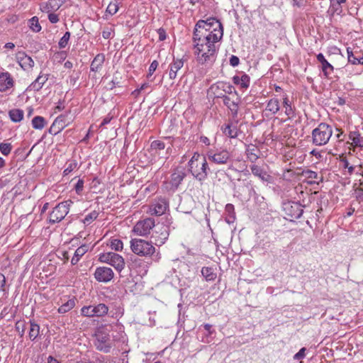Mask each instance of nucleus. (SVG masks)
<instances>
[{"instance_id":"nucleus-27","label":"nucleus","mask_w":363,"mask_h":363,"mask_svg":"<svg viewBox=\"0 0 363 363\" xmlns=\"http://www.w3.org/2000/svg\"><path fill=\"white\" fill-rule=\"evenodd\" d=\"M259 152V149L252 144L249 145L246 149L247 157L251 162H255L258 160Z\"/></svg>"},{"instance_id":"nucleus-47","label":"nucleus","mask_w":363,"mask_h":363,"mask_svg":"<svg viewBox=\"0 0 363 363\" xmlns=\"http://www.w3.org/2000/svg\"><path fill=\"white\" fill-rule=\"evenodd\" d=\"M12 145L11 143H0V152L2 155L7 156L11 153Z\"/></svg>"},{"instance_id":"nucleus-36","label":"nucleus","mask_w":363,"mask_h":363,"mask_svg":"<svg viewBox=\"0 0 363 363\" xmlns=\"http://www.w3.org/2000/svg\"><path fill=\"white\" fill-rule=\"evenodd\" d=\"M342 11L340 4H337L334 0H330V5L328 10V13L330 16H333L335 14H340Z\"/></svg>"},{"instance_id":"nucleus-45","label":"nucleus","mask_w":363,"mask_h":363,"mask_svg":"<svg viewBox=\"0 0 363 363\" xmlns=\"http://www.w3.org/2000/svg\"><path fill=\"white\" fill-rule=\"evenodd\" d=\"M150 147L152 150L157 152V150H162L165 148V144L162 140H154L151 143Z\"/></svg>"},{"instance_id":"nucleus-6","label":"nucleus","mask_w":363,"mask_h":363,"mask_svg":"<svg viewBox=\"0 0 363 363\" xmlns=\"http://www.w3.org/2000/svg\"><path fill=\"white\" fill-rule=\"evenodd\" d=\"M72 201L67 200L58 203L49 214V223H60L68 214Z\"/></svg>"},{"instance_id":"nucleus-7","label":"nucleus","mask_w":363,"mask_h":363,"mask_svg":"<svg viewBox=\"0 0 363 363\" xmlns=\"http://www.w3.org/2000/svg\"><path fill=\"white\" fill-rule=\"evenodd\" d=\"M94 345L101 352L108 353L113 347V341L111 337L104 328H99L95 333Z\"/></svg>"},{"instance_id":"nucleus-18","label":"nucleus","mask_w":363,"mask_h":363,"mask_svg":"<svg viewBox=\"0 0 363 363\" xmlns=\"http://www.w3.org/2000/svg\"><path fill=\"white\" fill-rule=\"evenodd\" d=\"M16 58L20 66L24 70H28L34 66V61L33 59L23 52H18L16 55Z\"/></svg>"},{"instance_id":"nucleus-24","label":"nucleus","mask_w":363,"mask_h":363,"mask_svg":"<svg viewBox=\"0 0 363 363\" xmlns=\"http://www.w3.org/2000/svg\"><path fill=\"white\" fill-rule=\"evenodd\" d=\"M184 61L182 59H174L173 62L169 65V76L171 79H174L177 77V72L183 67Z\"/></svg>"},{"instance_id":"nucleus-41","label":"nucleus","mask_w":363,"mask_h":363,"mask_svg":"<svg viewBox=\"0 0 363 363\" xmlns=\"http://www.w3.org/2000/svg\"><path fill=\"white\" fill-rule=\"evenodd\" d=\"M321 69L323 72V75L326 78H328L334 70L333 66L329 63L327 60L321 64Z\"/></svg>"},{"instance_id":"nucleus-10","label":"nucleus","mask_w":363,"mask_h":363,"mask_svg":"<svg viewBox=\"0 0 363 363\" xmlns=\"http://www.w3.org/2000/svg\"><path fill=\"white\" fill-rule=\"evenodd\" d=\"M74 120L71 111H69L63 114L60 115L54 121L53 123L50 127V132H54L56 135L61 132L65 127L69 125Z\"/></svg>"},{"instance_id":"nucleus-35","label":"nucleus","mask_w":363,"mask_h":363,"mask_svg":"<svg viewBox=\"0 0 363 363\" xmlns=\"http://www.w3.org/2000/svg\"><path fill=\"white\" fill-rule=\"evenodd\" d=\"M122 77L119 72H116L113 74L112 80L108 83V89H113L115 87H121L122 85Z\"/></svg>"},{"instance_id":"nucleus-58","label":"nucleus","mask_w":363,"mask_h":363,"mask_svg":"<svg viewBox=\"0 0 363 363\" xmlns=\"http://www.w3.org/2000/svg\"><path fill=\"white\" fill-rule=\"evenodd\" d=\"M306 348L303 347L301 348L295 355L294 356V359H301L305 357L306 354Z\"/></svg>"},{"instance_id":"nucleus-8","label":"nucleus","mask_w":363,"mask_h":363,"mask_svg":"<svg viewBox=\"0 0 363 363\" xmlns=\"http://www.w3.org/2000/svg\"><path fill=\"white\" fill-rule=\"evenodd\" d=\"M170 232L168 225L157 224L151 235V242L157 246H162L167 240Z\"/></svg>"},{"instance_id":"nucleus-64","label":"nucleus","mask_w":363,"mask_h":363,"mask_svg":"<svg viewBox=\"0 0 363 363\" xmlns=\"http://www.w3.org/2000/svg\"><path fill=\"white\" fill-rule=\"evenodd\" d=\"M48 363H60V362L52 356H49L48 358Z\"/></svg>"},{"instance_id":"nucleus-57","label":"nucleus","mask_w":363,"mask_h":363,"mask_svg":"<svg viewBox=\"0 0 363 363\" xmlns=\"http://www.w3.org/2000/svg\"><path fill=\"white\" fill-rule=\"evenodd\" d=\"M83 188H84V180L79 179L74 186L76 192L78 194H79L83 191Z\"/></svg>"},{"instance_id":"nucleus-5","label":"nucleus","mask_w":363,"mask_h":363,"mask_svg":"<svg viewBox=\"0 0 363 363\" xmlns=\"http://www.w3.org/2000/svg\"><path fill=\"white\" fill-rule=\"evenodd\" d=\"M130 242L132 252L138 256L149 257L155 252V247L151 241L133 238Z\"/></svg>"},{"instance_id":"nucleus-59","label":"nucleus","mask_w":363,"mask_h":363,"mask_svg":"<svg viewBox=\"0 0 363 363\" xmlns=\"http://www.w3.org/2000/svg\"><path fill=\"white\" fill-rule=\"evenodd\" d=\"M342 162L343 163L344 168L347 169L350 174H352L354 172V167L353 166L350 165V163L347 161V160L343 159L342 160Z\"/></svg>"},{"instance_id":"nucleus-22","label":"nucleus","mask_w":363,"mask_h":363,"mask_svg":"<svg viewBox=\"0 0 363 363\" xmlns=\"http://www.w3.org/2000/svg\"><path fill=\"white\" fill-rule=\"evenodd\" d=\"M49 76V74H43L40 72L36 79L30 85V89L35 91H40L48 80Z\"/></svg>"},{"instance_id":"nucleus-14","label":"nucleus","mask_w":363,"mask_h":363,"mask_svg":"<svg viewBox=\"0 0 363 363\" xmlns=\"http://www.w3.org/2000/svg\"><path fill=\"white\" fill-rule=\"evenodd\" d=\"M186 173L182 167H177L174 169L170 176V180L168 184L170 186L169 188L171 191H176L184 179L186 177Z\"/></svg>"},{"instance_id":"nucleus-52","label":"nucleus","mask_w":363,"mask_h":363,"mask_svg":"<svg viewBox=\"0 0 363 363\" xmlns=\"http://www.w3.org/2000/svg\"><path fill=\"white\" fill-rule=\"evenodd\" d=\"M221 86H222L223 90L225 93H227L228 94H231L234 93L235 95H238L237 91H235L233 86H232L230 84H224V83H222Z\"/></svg>"},{"instance_id":"nucleus-32","label":"nucleus","mask_w":363,"mask_h":363,"mask_svg":"<svg viewBox=\"0 0 363 363\" xmlns=\"http://www.w3.org/2000/svg\"><path fill=\"white\" fill-rule=\"evenodd\" d=\"M221 130L225 135L230 138H236L238 136L239 130L235 125L228 124L225 127L222 126Z\"/></svg>"},{"instance_id":"nucleus-39","label":"nucleus","mask_w":363,"mask_h":363,"mask_svg":"<svg viewBox=\"0 0 363 363\" xmlns=\"http://www.w3.org/2000/svg\"><path fill=\"white\" fill-rule=\"evenodd\" d=\"M75 306V300L74 298L69 299L66 303H63L58 308L60 313H65L72 310Z\"/></svg>"},{"instance_id":"nucleus-63","label":"nucleus","mask_w":363,"mask_h":363,"mask_svg":"<svg viewBox=\"0 0 363 363\" xmlns=\"http://www.w3.org/2000/svg\"><path fill=\"white\" fill-rule=\"evenodd\" d=\"M6 284V278L5 276L0 273V289L4 291V286Z\"/></svg>"},{"instance_id":"nucleus-49","label":"nucleus","mask_w":363,"mask_h":363,"mask_svg":"<svg viewBox=\"0 0 363 363\" xmlns=\"http://www.w3.org/2000/svg\"><path fill=\"white\" fill-rule=\"evenodd\" d=\"M118 4L115 2V3H112L111 2L107 8H106V13H108L110 15L113 16L114 15L115 13H117V11H118Z\"/></svg>"},{"instance_id":"nucleus-11","label":"nucleus","mask_w":363,"mask_h":363,"mask_svg":"<svg viewBox=\"0 0 363 363\" xmlns=\"http://www.w3.org/2000/svg\"><path fill=\"white\" fill-rule=\"evenodd\" d=\"M155 226V219L147 218L136 223L133 227V232L139 236H147Z\"/></svg>"},{"instance_id":"nucleus-33","label":"nucleus","mask_w":363,"mask_h":363,"mask_svg":"<svg viewBox=\"0 0 363 363\" xmlns=\"http://www.w3.org/2000/svg\"><path fill=\"white\" fill-rule=\"evenodd\" d=\"M9 116L13 122L18 123L23 120L24 112L21 109L13 108L9 111Z\"/></svg>"},{"instance_id":"nucleus-56","label":"nucleus","mask_w":363,"mask_h":363,"mask_svg":"<svg viewBox=\"0 0 363 363\" xmlns=\"http://www.w3.org/2000/svg\"><path fill=\"white\" fill-rule=\"evenodd\" d=\"M158 62L157 60H154L150 65L149 67V69H148V74H147V77H149L150 76H152V74L155 72V71L157 69V67H158Z\"/></svg>"},{"instance_id":"nucleus-62","label":"nucleus","mask_w":363,"mask_h":363,"mask_svg":"<svg viewBox=\"0 0 363 363\" xmlns=\"http://www.w3.org/2000/svg\"><path fill=\"white\" fill-rule=\"evenodd\" d=\"M355 197L359 201H363V189L357 188L355 190Z\"/></svg>"},{"instance_id":"nucleus-38","label":"nucleus","mask_w":363,"mask_h":363,"mask_svg":"<svg viewBox=\"0 0 363 363\" xmlns=\"http://www.w3.org/2000/svg\"><path fill=\"white\" fill-rule=\"evenodd\" d=\"M201 274L207 281H213L216 278V274L214 273L212 267H203L201 269Z\"/></svg>"},{"instance_id":"nucleus-55","label":"nucleus","mask_w":363,"mask_h":363,"mask_svg":"<svg viewBox=\"0 0 363 363\" xmlns=\"http://www.w3.org/2000/svg\"><path fill=\"white\" fill-rule=\"evenodd\" d=\"M48 13V20L51 23H56L60 21L59 16L55 11L46 12Z\"/></svg>"},{"instance_id":"nucleus-30","label":"nucleus","mask_w":363,"mask_h":363,"mask_svg":"<svg viewBox=\"0 0 363 363\" xmlns=\"http://www.w3.org/2000/svg\"><path fill=\"white\" fill-rule=\"evenodd\" d=\"M92 310L94 313V317L101 318L108 314L109 308L104 303H99L97 305H93Z\"/></svg>"},{"instance_id":"nucleus-1","label":"nucleus","mask_w":363,"mask_h":363,"mask_svg":"<svg viewBox=\"0 0 363 363\" xmlns=\"http://www.w3.org/2000/svg\"><path fill=\"white\" fill-rule=\"evenodd\" d=\"M223 35L222 23L216 18L199 20L195 25L193 37L220 41Z\"/></svg>"},{"instance_id":"nucleus-26","label":"nucleus","mask_w":363,"mask_h":363,"mask_svg":"<svg viewBox=\"0 0 363 363\" xmlns=\"http://www.w3.org/2000/svg\"><path fill=\"white\" fill-rule=\"evenodd\" d=\"M280 110L279 100L277 98H272L269 99L266 106L265 111L275 115Z\"/></svg>"},{"instance_id":"nucleus-20","label":"nucleus","mask_w":363,"mask_h":363,"mask_svg":"<svg viewBox=\"0 0 363 363\" xmlns=\"http://www.w3.org/2000/svg\"><path fill=\"white\" fill-rule=\"evenodd\" d=\"M218 97L222 98L224 105L230 109L232 115L234 117L237 116L238 113L239 99H237V101L231 100L230 97L226 95L218 96Z\"/></svg>"},{"instance_id":"nucleus-53","label":"nucleus","mask_w":363,"mask_h":363,"mask_svg":"<svg viewBox=\"0 0 363 363\" xmlns=\"http://www.w3.org/2000/svg\"><path fill=\"white\" fill-rule=\"evenodd\" d=\"M225 211L230 216V218H232L233 220L235 219V208L233 204L228 203L225 206Z\"/></svg>"},{"instance_id":"nucleus-54","label":"nucleus","mask_w":363,"mask_h":363,"mask_svg":"<svg viewBox=\"0 0 363 363\" xmlns=\"http://www.w3.org/2000/svg\"><path fill=\"white\" fill-rule=\"evenodd\" d=\"M347 52L348 62L352 63V65H357V58L354 56L353 52L350 48H347Z\"/></svg>"},{"instance_id":"nucleus-37","label":"nucleus","mask_w":363,"mask_h":363,"mask_svg":"<svg viewBox=\"0 0 363 363\" xmlns=\"http://www.w3.org/2000/svg\"><path fill=\"white\" fill-rule=\"evenodd\" d=\"M301 175L308 179H317L318 178V173L311 169L303 170ZM308 184H318V182L311 180L308 182Z\"/></svg>"},{"instance_id":"nucleus-17","label":"nucleus","mask_w":363,"mask_h":363,"mask_svg":"<svg viewBox=\"0 0 363 363\" xmlns=\"http://www.w3.org/2000/svg\"><path fill=\"white\" fill-rule=\"evenodd\" d=\"M14 81L9 72L0 73V91L4 92L13 86Z\"/></svg>"},{"instance_id":"nucleus-31","label":"nucleus","mask_w":363,"mask_h":363,"mask_svg":"<svg viewBox=\"0 0 363 363\" xmlns=\"http://www.w3.org/2000/svg\"><path fill=\"white\" fill-rule=\"evenodd\" d=\"M235 84L240 85L242 88L247 89L250 86V79L247 74H242L241 77L234 76L233 78Z\"/></svg>"},{"instance_id":"nucleus-16","label":"nucleus","mask_w":363,"mask_h":363,"mask_svg":"<svg viewBox=\"0 0 363 363\" xmlns=\"http://www.w3.org/2000/svg\"><path fill=\"white\" fill-rule=\"evenodd\" d=\"M168 206V201L165 198H158L155 201L150 207L151 214L155 216H161L165 213Z\"/></svg>"},{"instance_id":"nucleus-28","label":"nucleus","mask_w":363,"mask_h":363,"mask_svg":"<svg viewBox=\"0 0 363 363\" xmlns=\"http://www.w3.org/2000/svg\"><path fill=\"white\" fill-rule=\"evenodd\" d=\"M89 250V246L87 245H82L79 247L74 254L71 259V263L72 265H75L82 258V257Z\"/></svg>"},{"instance_id":"nucleus-29","label":"nucleus","mask_w":363,"mask_h":363,"mask_svg":"<svg viewBox=\"0 0 363 363\" xmlns=\"http://www.w3.org/2000/svg\"><path fill=\"white\" fill-rule=\"evenodd\" d=\"M349 139L352 141V145L354 147H363V137L358 131H351L349 133Z\"/></svg>"},{"instance_id":"nucleus-3","label":"nucleus","mask_w":363,"mask_h":363,"mask_svg":"<svg viewBox=\"0 0 363 363\" xmlns=\"http://www.w3.org/2000/svg\"><path fill=\"white\" fill-rule=\"evenodd\" d=\"M208 164L204 155L194 152L188 162V170L192 176L202 183L208 177Z\"/></svg>"},{"instance_id":"nucleus-4","label":"nucleus","mask_w":363,"mask_h":363,"mask_svg":"<svg viewBox=\"0 0 363 363\" xmlns=\"http://www.w3.org/2000/svg\"><path fill=\"white\" fill-rule=\"evenodd\" d=\"M332 134V127L325 123H320L312 131V143L316 146L325 145L328 143Z\"/></svg>"},{"instance_id":"nucleus-43","label":"nucleus","mask_w":363,"mask_h":363,"mask_svg":"<svg viewBox=\"0 0 363 363\" xmlns=\"http://www.w3.org/2000/svg\"><path fill=\"white\" fill-rule=\"evenodd\" d=\"M99 216V213L96 211H93L92 212L87 214L84 218L82 220V222L85 225H89L94 220L97 218Z\"/></svg>"},{"instance_id":"nucleus-50","label":"nucleus","mask_w":363,"mask_h":363,"mask_svg":"<svg viewBox=\"0 0 363 363\" xmlns=\"http://www.w3.org/2000/svg\"><path fill=\"white\" fill-rule=\"evenodd\" d=\"M16 330L18 333L21 337H23L26 330V324L24 322L18 321L15 325Z\"/></svg>"},{"instance_id":"nucleus-46","label":"nucleus","mask_w":363,"mask_h":363,"mask_svg":"<svg viewBox=\"0 0 363 363\" xmlns=\"http://www.w3.org/2000/svg\"><path fill=\"white\" fill-rule=\"evenodd\" d=\"M70 33L69 31H67L65 32L64 35L60 38L58 43V46L60 49L65 48L67 45L70 38Z\"/></svg>"},{"instance_id":"nucleus-15","label":"nucleus","mask_w":363,"mask_h":363,"mask_svg":"<svg viewBox=\"0 0 363 363\" xmlns=\"http://www.w3.org/2000/svg\"><path fill=\"white\" fill-rule=\"evenodd\" d=\"M94 278L99 282H108L114 276L113 270L107 267H99L94 272Z\"/></svg>"},{"instance_id":"nucleus-23","label":"nucleus","mask_w":363,"mask_h":363,"mask_svg":"<svg viewBox=\"0 0 363 363\" xmlns=\"http://www.w3.org/2000/svg\"><path fill=\"white\" fill-rule=\"evenodd\" d=\"M105 61V55L103 53L97 54L94 60H92L91 65H90V69L92 72H99L101 68L102 67V65Z\"/></svg>"},{"instance_id":"nucleus-2","label":"nucleus","mask_w":363,"mask_h":363,"mask_svg":"<svg viewBox=\"0 0 363 363\" xmlns=\"http://www.w3.org/2000/svg\"><path fill=\"white\" fill-rule=\"evenodd\" d=\"M192 40L196 61L201 65H212L216 61L218 52L216 43L219 41L202 40L197 37H193Z\"/></svg>"},{"instance_id":"nucleus-60","label":"nucleus","mask_w":363,"mask_h":363,"mask_svg":"<svg viewBox=\"0 0 363 363\" xmlns=\"http://www.w3.org/2000/svg\"><path fill=\"white\" fill-rule=\"evenodd\" d=\"M240 63V59L235 56V55H231V57H230V65L232 66V67H236L239 65Z\"/></svg>"},{"instance_id":"nucleus-48","label":"nucleus","mask_w":363,"mask_h":363,"mask_svg":"<svg viewBox=\"0 0 363 363\" xmlns=\"http://www.w3.org/2000/svg\"><path fill=\"white\" fill-rule=\"evenodd\" d=\"M123 242L119 239H113L111 241V247L116 251H121L123 250Z\"/></svg>"},{"instance_id":"nucleus-51","label":"nucleus","mask_w":363,"mask_h":363,"mask_svg":"<svg viewBox=\"0 0 363 363\" xmlns=\"http://www.w3.org/2000/svg\"><path fill=\"white\" fill-rule=\"evenodd\" d=\"M77 166V163L75 161H71L66 164V167L63 172L64 175H67L72 172Z\"/></svg>"},{"instance_id":"nucleus-19","label":"nucleus","mask_w":363,"mask_h":363,"mask_svg":"<svg viewBox=\"0 0 363 363\" xmlns=\"http://www.w3.org/2000/svg\"><path fill=\"white\" fill-rule=\"evenodd\" d=\"M250 169L252 173L255 176L259 177L262 181L268 183L272 182V176L269 175L267 172H265L261 167L256 164H253L250 166Z\"/></svg>"},{"instance_id":"nucleus-40","label":"nucleus","mask_w":363,"mask_h":363,"mask_svg":"<svg viewBox=\"0 0 363 363\" xmlns=\"http://www.w3.org/2000/svg\"><path fill=\"white\" fill-rule=\"evenodd\" d=\"M45 125V120L42 116H35L32 119V126L37 130H42Z\"/></svg>"},{"instance_id":"nucleus-12","label":"nucleus","mask_w":363,"mask_h":363,"mask_svg":"<svg viewBox=\"0 0 363 363\" xmlns=\"http://www.w3.org/2000/svg\"><path fill=\"white\" fill-rule=\"evenodd\" d=\"M283 211L290 220L298 219L303 213V206L299 202L287 201L283 203Z\"/></svg>"},{"instance_id":"nucleus-42","label":"nucleus","mask_w":363,"mask_h":363,"mask_svg":"<svg viewBox=\"0 0 363 363\" xmlns=\"http://www.w3.org/2000/svg\"><path fill=\"white\" fill-rule=\"evenodd\" d=\"M29 26L30 28L35 33H38L41 30V26L39 23L38 18L37 16H33L29 21Z\"/></svg>"},{"instance_id":"nucleus-13","label":"nucleus","mask_w":363,"mask_h":363,"mask_svg":"<svg viewBox=\"0 0 363 363\" xmlns=\"http://www.w3.org/2000/svg\"><path fill=\"white\" fill-rule=\"evenodd\" d=\"M206 156L208 160L216 164H225L230 160V153L227 150L208 151Z\"/></svg>"},{"instance_id":"nucleus-34","label":"nucleus","mask_w":363,"mask_h":363,"mask_svg":"<svg viewBox=\"0 0 363 363\" xmlns=\"http://www.w3.org/2000/svg\"><path fill=\"white\" fill-rule=\"evenodd\" d=\"M29 338L34 341L40 334V325L33 320H30Z\"/></svg>"},{"instance_id":"nucleus-25","label":"nucleus","mask_w":363,"mask_h":363,"mask_svg":"<svg viewBox=\"0 0 363 363\" xmlns=\"http://www.w3.org/2000/svg\"><path fill=\"white\" fill-rule=\"evenodd\" d=\"M283 106L285 108V115L288 116L289 118H294L295 116V108L292 106V104L289 99V97L286 94H285L283 97Z\"/></svg>"},{"instance_id":"nucleus-21","label":"nucleus","mask_w":363,"mask_h":363,"mask_svg":"<svg viewBox=\"0 0 363 363\" xmlns=\"http://www.w3.org/2000/svg\"><path fill=\"white\" fill-rule=\"evenodd\" d=\"M65 0H48L44 5L41 6L43 12L57 11L64 4Z\"/></svg>"},{"instance_id":"nucleus-61","label":"nucleus","mask_w":363,"mask_h":363,"mask_svg":"<svg viewBox=\"0 0 363 363\" xmlns=\"http://www.w3.org/2000/svg\"><path fill=\"white\" fill-rule=\"evenodd\" d=\"M123 311H121V308H118L116 311V312H113V311H110V315L112 318H116V319H118L119 318H121L123 315Z\"/></svg>"},{"instance_id":"nucleus-44","label":"nucleus","mask_w":363,"mask_h":363,"mask_svg":"<svg viewBox=\"0 0 363 363\" xmlns=\"http://www.w3.org/2000/svg\"><path fill=\"white\" fill-rule=\"evenodd\" d=\"M93 309V305L85 306L81 308V314L84 317L94 318V313Z\"/></svg>"},{"instance_id":"nucleus-9","label":"nucleus","mask_w":363,"mask_h":363,"mask_svg":"<svg viewBox=\"0 0 363 363\" xmlns=\"http://www.w3.org/2000/svg\"><path fill=\"white\" fill-rule=\"evenodd\" d=\"M99 261L113 266L118 272H121L125 267L123 257L115 252H108L99 255Z\"/></svg>"}]
</instances>
